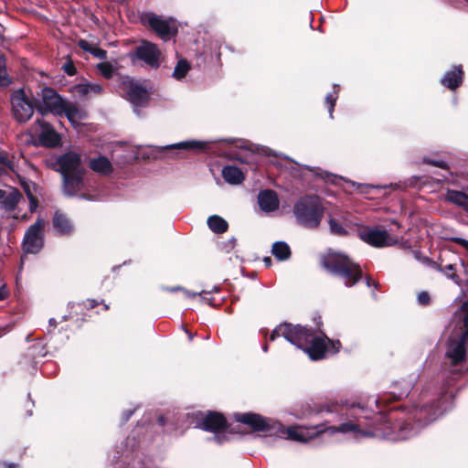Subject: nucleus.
Returning <instances> with one entry per match:
<instances>
[{
    "label": "nucleus",
    "mask_w": 468,
    "mask_h": 468,
    "mask_svg": "<svg viewBox=\"0 0 468 468\" xmlns=\"http://www.w3.org/2000/svg\"><path fill=\"white\" fill-rule=\"evenodd\" d=\"M283 337L289 343L303 350L312 360H320L328 355H335L339 351V341H332L321 334L301 325L282 324L278 325L271 334L270 340Z\"/></svg>",
    "instance_id": "obj_1"
},
{
    "label": "nucleus",
    "mask_w": 468,
    "mask_h": 468,
    "mask_svg": "<svg viewBox=\"0 0 468 468\" xmlns=\"http://www.w3.org/2000/svg\"><path fill=\"white\" fill-rule=\"evenodd\" d=\"M398 428V431L396 434L391 433H382L378 434V432L366 431L360 429V424L347 421L344 422L338 427H327L321 428V426H315L312 428H304V427H289L286 430V434L289 439L299 441V442H308L314 437L318 435L321 432L327 431L330 434H335L336 432L341 433H348L352 432L355 435L356 439H359L362 437H383L391 441H401L407 440L413 436H415L419 432V428H413L409 423L399 424L396 426Z\"/></svg>",
    "instance_id": "obj_2"
},
{
    "label": "nucleus",
    "mask_w": 468,
    "mask_h": 468,
    "mask_svg": "<svg viewBox=\"0 0 468 468\" xmlns=\"http://www.w3.org/2000/svg\"><path fill=\"white\" fill-rule=\"evenodd\" d=\"M321 264L328 272L342 279L347 287L355 285L362 277L359 265L339 252H327L322 256Z\"/></svg>",
    "instance_id": "obj_3"
},
{
    "label": "nucleus",
    "mask_w": 468,
    "mask_h": 468,
    "mask_svg": "<svg viewBox=\"0 0 468 468\" xmlns=\"http://www.w3.org/2000/svg\"><path fill=\"white\" fill-rule=\"evenodd\" d=\"M292 212L299 225L315 229L324 217V207L317 196L305 195L294 203Z\"/></svg>",
    "instance_id": "obj_4"
},
{
    "label": "nucleus",
    "mask_w": 468,
    "mask_h": 468,
    "mask_svg": "<svg viewBox=\"0 0 468 468\" xmlns=\"http://www.w3.org/2000/svg\"><path fill=\"white\" fill-rule=\"evenodd\" d=\"M454 318L463 321L465 331H462L456 336L449 339L446 357L451 360L452 364L457 365L464 360L468 346V300L455 313Z\"/></svg>",
    "instance_id": "obj_5"
},
{
    "label": "nucleus",
    "mask_w": 468,
    "mask_h": 468,
    "mask_svg": "<svg viewBox=\"0 0 468 468\" xmlns=\"http://www.w3.org/2000/svg\"><path fill=\"white\" fill-rule=\"evenodd\" d=\"M119 89L133 104L134 112L138 113L137 109L148 103L151 90L146 85L126 76L121 79Z\"/></svg>",
    "instance_id": "obj_6"
},
{
    "label": "nucleus",
    "mask_w": 468,
    "mask_h": 468,
    "mask_svg": "<svg viewBox=\"0 0 468 468\" xmlns=\"http://www.w3.org/2000/svg\"><path fill=\"white\" fill-rule=\"evenodd\" d=\"M39 101L36 103L37 112L43 116L48 113L61 116L67 100L58 95L54 89L48 87L42 89Z\"/></svg>",
    "instance_id": "obj_7"
},
{
    "label": "nucleus",
    "mask_w": 468,
    "mask_h": 468,
    "mask_svg": "<svg viewBox=\"0 0 468 468\" xmlns=\"http://www.w3.org/2000/svg\"><path fill=\"white\" fill-rule=\"evenodd\" d=\"M11 105L13 115L19 122L30 120L36 108L24 89H18L11 94Z\"/></svg>",
    "instance_id": "obj_8"
},
{
    "label": "nucleus",
    "mask_w": 468,
    "mask_h": 468,
    "mask_svg": "<svg viewBox=\"0 0 468 468\" xmlns=\"http://www.w3.org/2000/svg\"><path fill=\"white\" fill-rule=\"evenodd\" d=\"M226 424V420L221 414L208 412L202 417L197 426L204 431L213 432L214 436L212 439L217 443L221 444L229 440Z\"/></svg>",
    "instance_id": "obj_9"
},
{
    "label": "nucleus",
    "mask_w": 468,
    "mask_h": 468,
    "mask_svg": "<svg viewBox=\"0 0 468 468\" xmlns=\"http://www.w3.org/2000/svg\"><path fill=\"white\" fill-rule=\"evenodd\" d=\"M359 238L373 247H389L399 243L398 237L392 236L386 229L363 227L358 229Z\"/></svg>",
    "instance_id": "obj_10"
},
{
    "label": "nucleus",
    "mask_w": 468,
    "mask_h": 468,
    "mask_svg": "<svg viewBox=\"0 0 468 468\" xmlns=\"http://www.w3.org/2000/svg\"><path fill=\"white\" fill-rule=\"evenodd\" d=\"M44 219L37 218L26 231L23 247L27 253H37L41 250L44 243Z\"/></svg>",
    "instance_id": "obj_11"
},
{
    "label": "nucleus",
    "mask_w": 468,
    "mask_h": 468,
    "mask_svg": "<svg viewBox=\"0 0 468 468\" xmlns=\"http://www.w3.org/2000/svg\"><path fill=\"white\" fill-rule=\"evenodd\" d=\"M57 170L61 176L85 172L81 166L80 155L75 152H68L60 155L56 162Z\"/></svg>",
    "instance_id": "obj_12"
},
{
    "label": "nucleus",
    "mask_w": 468,
    "mask_h": 468,
    "mask_svg": "<svg viewBox=\"0 0 468 468\" xmlns=\"http://www.w3.org/2000/svg\"><path fill=\"white\" fill-rule=\"evenodd\" d=\"M160 55L161 52L156 45L148 41H143L134 51V56L137 58L153 69H157L160 66Z\"/></svg>",
    "instance_id": "obj_13"
},
{
    "label": "nucleus",
    "mask_w": 468,
    "mask_h": 468,
    "mask_svg": "<svg viewBox=\"0 0 468 468\" xmlns=\"http://www.w3.org/2000/svg\"><path fill=\"white\" fill-rule=\"evenodd\" d=\"M35 125L40 128L38 139L42 145L46 147H56L60 144L59 134L49 123L37 120Z\"/></svg>",
    "instance_id": "obj_14"
},
{
    "label": "nucleus",
    "mask_w": 468,
    "mask_h": 468,
    "mask_svg": "<svg viewBox=\"0 0 468 468\" xmlns=\"http://www.w3.org/2000/svg\"><path fill=\"white\" fill-rule=\"evenodd\" d=\"M145 19L150 27L155 31L162 39L166 40L174 34L170 23L161 16L154 14H148Z\"/></svg>",
    "instance_id": "obj_15"
},
{
    "label": "nucleus",
    "mask_w": 468,
    "mask_h": 468,
    "mask_svg": "<svg viewBox=\"0 0 468 468\" xmlns=\"http://www.w3.org/2000/svg\"><path fill=\"white\" fill-rule=\"evenodd\" d=\"M83 175L84 172H79L62 176V188L65 195L73 197L84 188Z\"/></svg>",
    "instance_id": "obj_16"
},
{
    "label": "nucleus",
    "mask_w": 468,
    "mask_h": 468,
    "mask_svg": "<svg viewBox=\"0 0 468 468\" xmlns=\"http://www.w3.org/2000/svg\"><path fill=\"white\" fill-rule=\"evenodd\" d=\"M237 421L251 427L254 431H264L269 430L268 421L258 414L243 413L235 415Z\"/></svg>",
    "instance_id": "obj_17"
},
{
    "label": "nucleus",
    "mask_w": 468,
    "mask_h": 468,
    "mask_svg": "<svg viewBox=\"0 0 468 468\" xmlns=\"http://www.w3.org/2000/svg\"><path fill=\"white\" fill-rule=\"evenodd\" d=\"M88 165L90 170L101 176H108L113 172L112 162L103 155L90 158Z\"/></svg>",
    "instance_id": "obj_18"
},
{
    "label": "nucleus",
    "mask_w": 468,
    "mask_h": 468,
    "mask_svg": "<svg viewBox=\"0 0 468 468\" xmlns=\"http://www.w3.org/2000/svg\"><path fill=\"white\" fill-rule=\"evenodd\" d=\"M259 206L265 212H272L279 207V198L273 190H263L258 196Z\"/></svg>",
    "instance_id": "obj_19"
},
{
    "label": "nucleus",
    "mask_w": 468,
    "mask_h": 468,
    "mask_svg": "<svg viewBox=\"0 0 468 468\" xmlns=\"http://www.w3.org/2000/svg\"><path fill=\"white\" fill-rule=\"evenodd\" d=\"M65 115L69 122L74 126L78 127L81 124L87 117V113L76 106L74 103L67 101L66 106L64 107L61 116Z\"/></svg>",
    "instance_id": "obj_20"
},
{
    "label": "nucleus",
    "mask_w": 468,
    "mask_h": 468,
    "mask_svg": "<svg viewBox=\"0 0 468 468\" xmlns=\"http://www.w3.org/2000/svg\"><path fill=\"white\" fill-rule=\"evenodd\" d=\"M463 81V70L460 66L453 67L441 78V84L450 90H455Z\"/></svg>",
    "instance_id": "obj_21"
},
{
    "label": "nucleus",
    "mask_w": 468,
    "mask_h": 468,
    "mask_svg": "<svg viewBox=\"0 0 468 468\" xmlns=\"http://www.w3.org/2000/svg\"><path fill=\"white\" fill-rule=\"evenodd\" d=\"M208 147L206 141L190 140L164 146L165 149H176L181 151H205Z\"/></svg>",
    "instance_id": "obj_22"
},
{
    "label": "nucleus",
    "mask_w": 468,
    "mask_h": 468,
    "mask_svg": "<svg viewBox=\"0 0 468 468\" xmlns=\"http://www.w3.org/2000/svg\"><path fill=\"white\" fill-rule=\"evenodd\" d=\"M53 227L60 235H69L73 230V225L66 215L60 211H56L53 217Z\"/></svg>",
    "instance_id": "obj_23"
},
{
    "label": "nucleus",
    "mask_w": 468,
    "mask_h": 468,
    "mask_svg": "<svg viewBox=\"0 0 468 468\" xmlns=\"http://www.w3.org/2000/svg\"><path fill=\"white\" fill-rule=\"evenodd\" d=\"M75 91L87 98L101 94L103 91L102 85L99 82H82L75 86Z\"/></svg>",
    "instance_id": "obj_24"
},
{
    "label": "nucleus",
    "mask_w": 468,
    "mask_h": 468,
    "mask_svg": "<svg viewBox=\"0 0 468 468\" xmlns=\"http://www.w3.org/2000/svg\"><path fill=\"white\" fill-rule=\"evenodd\" d=\"M222 176L229 185H239L244 180L243 172L237 166L227 165L222 169Z\"/></svg>",
    "instance_id": "obj_25"
},
{
    "label": "nucleus",
    "mask_w": 468,
    "mask_h": 468,
    "mask_svg": "<svg viewBox=\"0 0 468 468\" xmlns=\"http://www.w3.org/2000/svg\"><path fill=\"white\" fill-rule=\"evenodd\" d=\"M446 200L468 210V188L464 191L447 190Z\"/></svg>",
    "instance_id": "obj_26"
},
{
    "label": "nucleus",
    "mask_w": 468,
    "mask_h": 468,
    "mask_svg": "<svg viewBox=\"0 0 468 468\" xmlns=\"http://www.w3.org/2000/svg\"><path fill=\"white\" fill-rule=\"evenodd\" d=\"M22 198V195L16 189H11V191L2 198V207L7 211L15 209L19 200Z\"/></svg>",
    "instance_id": "obj_27"
},
{
    "label": "nucleus",
    "mask_w": 468,
    "mask_h": 468,
    "mask_svg": "<svg viewBox=\"0 0 468 468\" xmlns=\"http://www.w3.org/2000/svg\"><path fill=\"white\" fill-rule=\"evenodd\" d=\"M446 408L442 409L441 406L439 404L436 406L422 407L420 410V419L422 416L429 415V420L427 423H431L433 420H435L438 417L441 416L446 411Z\"/></svg>",
    "instance_id": "obj_28"
},
{
    "label": "nucleus",
    "mask_w": 468,
    "mask_h": 468,
    "mask_svg": "<svg viewBox=\"0 0 468 468\" xmlns=\"http://www.w3.org/2000/svg\"><path fill=\"white\" fill-rule=\"evenodd\" d=\"M271 252L279 261H285L289 259L291 255L290 247L284 241L274 242L272 245Z\"/></svg>",
    "instance_id": "obj_29"
},
{
    "label": "nucleus",
    "mask_w": 468,
    "mask_h": 468,
    "mask_svg": "<svg viewBox=\"0 0 468 468\" xmlns=\"http://www.w3.org/2000/svg\"><path fill=\"white\" fill-rule=\"evenodd\" d=\"M207 226L215 233H223L228 229V222L217 215L208 217Z\"/></svg>",
    "instance_id": "obj_30"
},
{
    "label": "nucleus",
    "mask_w": 468,
    "mask_h": 468,
    "mask_svg": "<svg viewBox=\"0 0 468 468\" xmlns=\"http://www.w3.org/2000/svg\"><path fill=\"white\" fill-rule=\"evenodd\" d=\"M460 267V261L458 259L455 260L454 262L443 264L441 262L440 266V271L445 274L447 278L452 279L454 282H459V277L456 275V271Z\"/></svg>",
    "instance_id": "obj_31"
},
{
    "label": "nucleus",
    "mask_w": 468,
    "mask_h": 468,
    "mask_svg": "<svg viewBox=\"0 0 468 468\" xmlns=\"http://www.w3.org/2000/svg\"><path fill=\"white\" fill-rule=\"evenodd\" d=\"M190 69V64L186 59H180L178 60L177 64L176 65L174 71L172 73V77L175 78L177 80H181L184 79L186 75V73Z\"/></svg>",
    "instance_id": "obj_32"
},
{
    "label": "nucleus",
    "mask_w": 468,
    "mask_h": 468,
    "mask_svg": "<svg viewBox=\"0 0 468 468\" xmlns=\"http://www.w3.org/2000/svg\"><path fill=\"white\" fill-rule=\"evenodd\" d=\"M12 82L5 69V58L0 56V87H7Z\"/></svg>",
    "instance_id": "obj_33"
},
{
    "label": "nucleus",
    "mask_w": 468,
    "mask_h": 468,
    "mask_svg": "<svg viewBox=\"0 0 468 468\" xmlns=\"http://www.w3.org/2000/svg\"><path fill=\"white\" fill-rule=\"evenodd\" d=\"M100 73L106 79H111L115 71L113 65L110 62H101L97 65Z\"/></svg>",
    "instance_id": "obj_34"
},
{
    "label": "nucleus",
    "mask_w": 468,
    "mask_h": 468,
    "mask_svg": "<svg viewBox=\"0 0 468 468\" xmlns=\"http://www.w3.org/2000/svg\"><path fill=\"white\" fill-rule=\"evenodd\" d=\"M22 186L29 199V209L31 212H33L34 210H36V208L37 207V199L33 196V194L31 192L30 183L23 181Z\"/></svg>",
    "instance_id": "obj_35"
},
{
    "label": "nucleus",
    "mask_w": 468,
    "mask_h": 468,
    "mask_svg": "<svg viewBox=\"0 0 468 468\" xmlns=\"http://www.w3.org/2000/svg\"><path fill=\"white\" fill-rule=\"evenodd\" d=\"M0 165L4 166V168L9 169L11 172L17 174V165L14 161L10 160L6 154L4 153H0Z\"/></svg>",
    "instance_id": "obj_36"
},
{
    "label": "nucleus",
    "mask_w": 468,
    "mask_h": 468,
    "mask_svg": "<svg viewBox=\"0 0 468 468\" xmlns=\"http://www.w3.org/2000/svg\"><path fill=\"white\" fill-rule=\"evenodd\" d=\"M218 288L217 286H213L210 290H202L198 292V295L201 298V301L205 303H207L209 305H212V298L208 297L212 292H218Z\"/></svg>",
    "instance_id": "obj_37"
},
{
    "label": "nucleus",
    "mask_w": 468,
    "mask_h": 468,
    "mask_svg": "<svg viewBox=\"0 0 468 468\" xmlns=\"http://www.w3.org/2000/svg\"><path fill=\"white\" fill-rule=\"evenodd\" d=\"M336 99H337L336 91H334L333 93H328L325 97V103L328 106V112H329V116L331 119L333 118V112H334V107H335Z\"/></svg>",
    "instance_id": "obj_38"
},
{
    "label": "nucleus",
    "mask_w": 468,
    "mask_h": 468,
    "mask_svg": "<svg viewBox=\"0 0 468 468\" xmlns=\"http://www.w3.org/2000/svg\"><path fill=\"white\" fill-rule=\"evenodd\" d=\"M329 228L332 233L335 235H345L346 229L334 218L329 220Z\"/></svg>",
    "instance_id": "obj_39"
},
{
    "label": "nucleus",
    "mask_w": 468,
    "mask_h": 468,
    "mask_svg": "<svg viewBox=\"0 0 468 468\" xmlns=\"http://www.w3.org/2000/svg\"><path fill=\"white\" fill-rule=\"evenodd\" d=\"M423 162L426 163V164H430V165H432L434 166H437V167H441L442 169H445V170H449V167L447 165V164L442 161V160H435V159H431V158H424L423 159Z\"/></svg>",
    "instance_id": "obj_40"
},
{
    "label": "nucleus",
    "mask_w": 468,
    "mask_h": 468,
    "mask_svg": "<svg viewBox=\"0 0 468 468\" xmlns=\"http://www.w3.org/2000/svg\"><path fill=\"white\" fill-rule=\"evenodd\" d=\"M171 292H176V291H182L184 292V295L186 298L187 299H192V298H195L196 296L198 295V292H190L188 290H186L182 287H173V288H170L169 289Z\"/></svg>",
    "instance_id": "obj_41"
},
{
    "label": "nucleus",
    "mask_w": 468,
    "mask_h": 468,
    "mask_svg": "<svg viewBox=\"0 0 468 468\" xmlns=\"http://www.w3.org/2000/svg\"><path fill=\"white\" fill-rule=\"evenodd\" d=\"M90 54L100 59H105L107 57V52L97 46L94 48H92V52Z\"/></svg>",
    "instance_id": "obj_42"
},
{
    "label": "nucleus",
    "mask_w": 468,
    "mask_h": 468,
    "mask_svg": "<svg viewBox=\"0 0 468 468\" xmlns=\"http://www.w3.org/2000/svg\"><path fill=\"white\" fill-rule=\"evenodd\" d=\"M79 46L85 51L91 53L92 48L96 47V45L90 43L86 40H80Z\"/></svg>",
    "instance_id": "obj_43"
},
{
    "label": "nucleus",
    "mask_w": 468,
    "mask_h": 468,
    "mask_svg": "<svg viewBox=\"0 0 468 468\" xmlns=\"http://www.w3.org/2000/svg\"><path fill=\"white\" fill-rule=\"evenodd\" d=\"M418 302L420 304H427L430 302V295L426 292H421L417 296Z\"/></svg>",
    "instance_id": "obj_44"
},
{
    "label": "nucleus",
    "mask_w": 468,
    "mask_h": 468,
    "mask_svg": "<svg viewBox=\"0 0 468 468\" xmlns=\"http://www.w3.org/2000/svg\"><path fill=\"white\" fill-rule=\"evenodd\" d=\"M452 241L457 243L461 247H463L468 253V240L467 239H465L463 238H460V237H455V238H452Z\"/></svg>",
    "instance_id": "obj_45"
},
{
    "label": "nucleus",
    "mask_w": 468,
    "mask_h": 468,
    "mask_svg": "<svg viewBox=\"0 0 468 468\" xmlns=\"http://www.w3.org/2000/svg\"><path fill=\"white\" fill-rule=\"evenodd\" d=\"M64 70L67 72L68 75L72 76L75 74V67L71 62L66 63L64 66Z\"/></svg>",
    "instance_id": "obj_46"
},
{
    "label": "nucleus",
    "mask_w": 468,
    "mask_h": 468,
    "mask_svg": "<svg viewBox=\"0 0 468 468\" xmlns=\"http://www.w3.org/2000/svg\"><path fill=\"white\" fill-rule=\"evenodd\" d=\"M358 411H363V409L360 407H352L349 416L358 420V419L360 418V414L358 413Z\"/></svg>",
    "instance_id": "obj_47"
},
{
    "label": "nucleus",
    "mask_w": 468,
    "mask_h": 468,
    "mask_svg": "<svg viewBox=\"0 0 468 468\" xmlns=\"http://www.w3.org/2000/svg\"><path fill=\"white\" fill-rule=\"evenodd\" d=\"M410 385H408V386H407V388H406L404 390L400 391V392L397 395V399H401V398H403V397L408 396V394L410 393Z\"/></svg>",
    "instance_id": "obj_48"
},
{
    "label": "nucleus",
    "mask_w": 468,
    "mask_h": 468,
    "mask_svg": "<svg viewBox=\"0 0 468 468\" xmlns=\"http://www.w3.org/2000/svg\"><path fill=\"white\" fill-rule=\"evenodd\" d=\"M7 295V290L5 288V286H1L0 287V301L4 300Z\"/></svg>",
    "instance_id": "obj_49"
},
{
    "label": "nucleus",
    "mask_w": 468,
    "mask_h": 468,
    "mask_svg": "<svg viewBox=\"0 0 468 468\" xmlns=\"http://www.w3.org/2000/svg\"><path fill=\"white\" fill-rule=\"evenodd\" d=\"M0 468H16L13 463H0Z\"/></svg>",
    "instance_id": "obj_50"
},
{
    "label": "nucleus",
    "mask_w": 468,
    "mask_h": 468,
    "mask_svg": "<svg viewBox=\"0 0 468 468\" xmlns=\"http://www.w3.org/2000/svg\"><path fill=\"white\" fill-rule=\"evenodd\" d=\"M48 323H49V324H50L51 326H53V327H56V326H57V324H58V323H57V321H56V319H55V318H50V319H49V321H48Z\"/></svg>",
    "instance_id": "obj_51"
},
{
    "label": "nucleus",
    "mask_w": 468,
    "mask_h": 468,
    "mask_svg": "<svg viewBox=\"0 0 468 468\" xmlns=\"http://www.w3.org/2000/svg\"><path fill=\"white\" fill-rule=\"evenodd\" d=\"M8 171H10L7 168H4V166L0 165V176L6 174Z\"/></svg>",
    "instance_id": "obj_52"
},
{
    "label": "nucleus",
    "mask_w": 468,
    "mask_h": 468,
    "mask_svg": "<svg viewBox=\"0 0 468 468\" xmlns=\"http://www.w3.org/2000/svg\"><path fill=\"white\" fill-rule=\"evenodd\" d=\"M263 261H264V263H265V265H266V266H270V265H271V258H265V259L263 260Z\"/></svg>",
    "instance_id": "obj_53"
},
{
    "label": "nucleus",
    "mask_w": 468,
    "mask_h": 468,
    "mask_svg": "<svg viewBox=\"0 0 468 468\" xmlns=\"http://www.w3.org/2000/svg\"><path fill=\"white\" fill-rule=\"evenodd\" d=\"M88 303H90V307H94L97 303L94 300H88Z\"/></svg>",
    "instance_id": "obj_54"
},
{
    "label": "nucleus",
    "mask_w": 468,
    "mask_h": 468,
    "mask_svg": "<svg viewBox=\"0 0 468 468\" xmlns=\"http://www.w3.org/2000/svg\"><path fill=\"white\" fill-rule=\"evenodd\" d=\"M132 413V411H129L127 414H125L124 420H127L131 417Z\"/></svg>",
    "instance_id": "obj_55"
},
{
    "label": "nucleus",
    "mask_w": 468,
    "mask_h": 468,
    "mask_svg": "<svg viewBox=\"0 0 468 468\" xmlns=\"http://www.w3.org/2000/svg\"><path fill=\"white\" fill-rule=\"evenodd\" d=\"M5 191L0 189V202L2 201V198H4Z\"/></svg>",
    "instance_id": "obj_56"
},
{
    "label": "nucleus",
    "mask_w": 468,
    "mask_h": 468,
    "mask_svg": "<svg viewBox=\"0 0 468 468\" xmlns=\"http://www.w3.org/2000/svg\"><path fill=\"white\" fill-rule=\"evenodd\" d=\"M186 333L188 335V337L190 340L193 339V335L191 333H189L188 331L186 330Z\"/></svg>",
    "instance_id": "obj_57"
},
{
    "label": "nucleus",
    "mask_w": 468,
    "mask_h": 468,
    "mask_svg": "<svg viewBox=\"0 0 468 468\" xmlns=\"http://www.w3.org/2000/svg\"><path fill=\"white\" fill-rule=\"evenodd\" d=\"M262 349L264 352H266L268 350V346L267 345L263 346Z\"/></svg>",
    "instance_id": "obj_58"
},
{
    "label": "nucleus",
    "mask_w": 468,
    "mask_h": 468,
    "mask_svg": "<svg viewBox=\"0 0 468 468\" xmlns=\"http://www.w3.org/2000/svg\"><path fill=\"white\" fill-rule=\"evenodd\" d=\"M303 167L308 169V170H310V171H313V169L310 166H308V165H303Z\"/></svg>",
    "instance_id": "obj_59"
},
{
    "label": "nucleus",
    "mask_w": 468,
    "mask_h": 468,
    "mask_svg": "<svg viewBox=\"0 0 468 468\" xmlns=\"http://www.w3.org/2000/svg\"><path fill=\"white\" fill-rule=\"evenodd\" d=\"M367 286H370V282H369V280H367Z\"/></svg>",
    "instance_id": "obj_60"
},
{
    "label": "nucleus",
    "mask_w": 468,
    "mask_h": 468,
    "mask_svg": "<svg viewBox=\"0 0 468 468\" xmlns=\"http://www.w3.org/2000/svg\"><path fill=\"white\" fill-rule=\"evenodd\" d=\"M82 198H85V199H88V197L86 196H81Z\"/></svg>",
    "instance_id": "obj_61"
}]
</instances>
